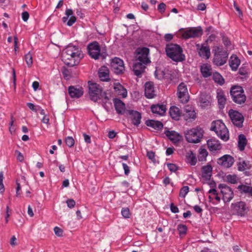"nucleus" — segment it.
Masks as SVG:
<instances>
[{
	"mask_svg": "<svg viewBox=\"0 0 252 252\" xmlns=\"http://www.w3.org/2000/svg\"><path fill=\"white\" fill-rule=\"evenodd\" d=\"M202 177L206 179H209L212 175V167L210 165L204 166L202 168Z\"/></svg>",
	"mask_w": 252,
	"mask_h": 252,
	"instance_id": "2f4dec72",
	"label": "nucleus"
},
{
	"mask_svg": "<svg viewBox=\"0 0 252 252\" xmlns=\"http://www.w3.org/2000/svg\"><path fill=\"white\" fill-rule=\"evenodd\" d=\"M22 19L24 21L26 22L29 18V14L27 11H24L22 14Z\"/></svg>",
	"mask_w": 252,
	"mask_h": 252,
	"instance_id": "e2e57ef3",
	"label": "nucleus"
},
{
	"mask_svg": "<svg viewBox=\"0 0 252 252\" xmlns=\"http://www.w3.org/2000/svg\"><path fill=\"white\" fill-rule=\"evenodd\" d=\"M114 89L118 95L122 96L123 98L126 97L127 91L120 83H114Z\"/></svg>",
	"mask_w": 252,
	"mask_h": 252,
	"instance_id": "393cba45",
	"label": "nucleus"
},
{
	"mask_svg": "<svg viewBox=\"0 0 252 252\" xmlns=\"http://www.w3.org/2000/svg\"><path fill=\"white\" fill-rule=\"evenodd\" d=\"M196 49L199 56L203 59H208L211 55L210 49L207 43L202 44H197Z\"/></svg>",
	"mask_w": 252,
	"mask_h": 252,
	"instance_id": "4468645a",
	"label": "nucleus"
},
{
	"mask_svg": "<svg viewBox=\"0 0 252 252\" xmlns=\"http://www.w3.org/2000/svg\"><path fill=\"white\" fill-rule=\"evenodd\" d=\"M123 168L125 171V174L126 175H128L130 172L129 168L128 166L125 163H122Z\"/></svg>",
	"mask_w": 252,
	"mask_h": 252,
	"instance_id": "052dcab7",
	"label": "nucleus"
},
{
	"mask_svg": "<svg viewBox=\"0 0 252 252\" xmlns=\"http://www.w3.org/2000/svg\"><path fill=\"white\" fill-rule=\"evenodd\" d=\"M169 113L171 117L175 120H178L181 115L180 109L175 106L170 107Z\"/></svg>",
	"mask_w": 252,
	"mask_h": 252,
	"instance_id": "f704fd0d",
	"label": "nucleus"
},
{
	"mask_svg": "<svg viewBox=\"0 0 252 252\" xmlns=\"http://www.w3.org/2000/svg\"><path fill=\"white\" fill-rule=\"evenodd\" d=\"M201 34L202 30L201 29L191 28L185 31L183 33V36L184 38L188 39L199 37Z\"/></svg>",
	"mask_w": 252,
	"mask_h": 252,
	"instance_id": "dca6fc26",
	"label": "nucleus"
},
{
	"mask_svg": "<svg viewBox=\"0 0 252 252\" xmlns=\"http://www.w3.org/2000/svg\"><path fill=\"white\" fill-rule=\"evenodd\" d=\"M54 232L55 234L58 237H61L63 236V231L59 227L56 226L54 229Z\"/></svg>",
	"mask_w": 252,
	"mask_h": 252,
	"instance_id": "864d4df0",
	"label": "nucleus"
},
{
	"mask_svg": "<svg viewBox=\"0 0 252 252\" xmlns=\"http://www.w3.org/2000/svg\"><path fill=\"white\" fill-rule=\"evenodd\" d=\"M88 84L89 94L92 101L97 102L101 98L108 99L106 94L103 92L102 88L99 85L90 81L88 82Z\"/></svg>",
	"mask_w": 252,
	"mask_h": 252,
	"instance_id": "7ed1b4c3",
	"label": "nucleus"
},
{
	"mask_svg": "<svg viewBox=\"0 0 252 252\" xmlns=\"http://www.w3.org/2000/svg\"><path fill=\"white\" fill-rule=\"evenodd\" d=\"M206 6L204 3H200L197 6V9L199 10L203 11L205 10Z\"/></svg>",
	"mask_w": 252,
	"mask_h": 252,
	"instance_id": "774afa93",
	"label": "nucleus"
},
{
	"mask_svg": "<svg viewBox=\"0 0 252 252\" xmlns=\"http://www.w3.org/2000/svg\"><path fill=\"white\" fill-rule=\"evenodd\" d=\"M149 54V49L148 48H138L136 50L135 61L147 64L150 62L148 58Z\"/></svg>",
	"mask_w": 252,
	"mask_h": 252,
	"instance_id": "1a4fd4ad",
	"label": "nucleus"
},
{
	"mask_svg": "<svg viewBox=\"0 0 252 252\" xmlns=\"http://www.w3.org/2000/svg\"><path fill=\"white\" fill-rule=\"evenodd\" d=\"M98 76L102 81H108L109 78V70L106 66L101 67L98 71Z\"/></svg>",
	"mask_w": 252,
	"mask_h": 252,
	"instance_id": "a878e982",
	"label": "nucleus"
},
{
	"mask_svg": "<svg viewBox=\"0 0 252 252\" xmlns=\"http://www.w3.org/2000/svg\"><path fill=\"white\" fill-rule=\"evenodd\" d=\"M74 140L71 136H68L65 139V143L69 147H72L74 144Z\"/></svg>",
	"mask_w": 252,
	"mask_h": 252,
	"instance_id": "09e8293b",
	"label": "nucleus"
},
{
	"mask_svg": "<svg viewBox=\"0 0 252 252\" xmlns=\"http://www.w3.org/2000/svg\"><path fill=\"white\" fill-rule=\"evenodd\" d=\"M76 21V18L75 16H71L69 20L67 22V25L68 26H71Z\"/></svg>",
	"mask_w": 252,
	"mask_h": 252,
	"instance_id": "6e6d98bb",
	"label": "nucleus"
},
{
	"mask_svg": "<svg viewBox=\"0 0 252 252\" xmlns=\"http://www.w3.org/2000/svg\"><path fill=\"white\" fill-rule=\"evenodd\" d=\"M145 94L146 97L152 98L156 96L154 84L152 82H146L145 85Z\"/></svg>",
	"mask_w": 252,
	"mask_h": 252,
	"instance_id": "aec40b11",
	"label": "nucleus"
},
{
	"mask_svg": "<svg viewBox=\"0 0 252 252\" xmlns=\"http://www.w3.org/2000/svg\"><path fill=\"white\" fill-rule=\"evenodd\" d=\"M111 66L114 72L117 74L123 73L125 70L123 61L119 58L115 57L112 60Z\"/></svg>",
	"mask_w": 252,
	"mask_h": 252,
	"instance_id": "ddd939ff",
	"label": "nucleus"
},
{
	"mask_svg": "<svg viewBox=\"0 0 252 252\" xmlns=\"http://www.w3.org/2000/svg\"><path fill=\"white\" fill-rule=\"evenodd\" d=\"M11 211L9 209V207L8 206H6V216L5 218V220L6 223H7L8 222V221H9L8 218L10 216Z\"/></svg>",
	"mask_w": 252,
	"mask_h": 252,
	"instance_id": "4d7b16f0",
	"label": "nucleus"
},
{
	"mask_svg": "<svg viewBox=\"0 0 252 252\" xmlns=\"http://www.w3.org/2000/svg\"><path fill=\"white\" fill-rule=\"evenodd\" d=\"M213 51L214 56L213 63L217 66H221L224 64L227 60L228 54L222 48L218 46L214 48Z\"/></svg>",
	"mask_w": 252,
	"mask_h": 252,
	"instance_id": "39448f33",
	"label": "nucleus"
},
{
	"mask_svg": "<svg viewBox=\"0 0 252 252\" xmlns=\"http://www.w3.org/2000/svg\"><path fill=\"white\" fill-rule=\"evenodd\" d=\"M126 114L129 115L131 123L134 126H138L141 123V115L137 111L132 110H127Z\"/></svg>",
	"mask_w": 252,
	"mask_h": 252,
	"instance_id": "f3484780",
	"label": "nucleus"
},
{
	"mask_svg": "<svg viewBox=\"0 0 252 252\" xmlns=\"http://www.w3.org/2000/svg\"><path fill=\"white\" fill-rule=\"evenodd\" d=\"M145 124L147 126L152 127L156 130L161 129L163 126L160 122L153 120H147Z\"/></svg>",
	"mask_w": 252,
	"mask_h": 252,
	"instance_id": "c756f323",
	"label": "nucleus"
},
{
	"mask_svg": "<svg viewBox=\"0 0 252 252\" xmlns=\"http://www.w3.org/2000/svg\"><path fill=\"white\" fill-rule=\"evenodd\" d=\"M167 166L168 167V169L171 172H176L178 169V166L173 163H167Z\"/></svg>",
	"mask_w": 252,
	"mask_h": 252,
	"instance_id": "603ef678",
	"label": "nucleus"
},
{
	"mask_svg": "<svg viewBox=\"0 0 252 252\" xmlns=\"http://www.w3.org/2000/svg\"><path fill=\"white\" fill-rule=\"evenodd\" d=\"M207 145L209 149L212 152L220 151L221 149V145L219 141L215 139H211L207 141Z\"/></svg>",
	"mask_w": 252,
	"mask_h": 252,
	"instance_id": "6ab92c4d",
	"label": "nucleus"
},
{
	"mask_svg": "<svg viewBox=\"0 0 252 252\" xmlns=\"http://www.w3.org/2000/svg\"><path fill=\"white\" fill-rule=\"evenodd\" d=\"M27 106L31 110L34 111L35 112H36L37 111V107L35 108V106L33 103H30V102L28 103Z\"/></svg>",
	"mask_w": 252,
	"mask_h": 252,
	"instance_id": "69168bd1",
	"label": "nucleus"
},
{
	"mask_svg": "<svg viewBox=\"0 0 252 252\" xmlns=\"http://www.w3.org/2000/svg\"><path fill=\"white\" fill-rule=\"evenodd\" d=\"M83 57L81 48L78 46L73 45L67 46L62 53L63 61L70 66L78 64Z\"/></svg>",
	"mask_w": 252,
	"mask_h": 252,
	"instance_id": "f257e3e1",
	"label": "nucleus"
},
{
	"mask_svg": "<svg viewBox=\"0 0 252 252\" xmlns=\"http://www.w3.org/2000/svg\"><path fill=\"white\" fill-rule=\"evenodd\" d=\"M88 53L92 58L94 60L99 59L100 56V48L98 43L94 41L89 44L87 47Z\"/></svg>",
	"mask_w": 252,
	"mask_h": 252,
	"instance_id": "9d476101",
	"label": "nucleus"
},
{
	"mask_svg": "<svg viewBox=\"0 0 252 252\" xmlns=\"http://www.w3.org/2000/svg\"><path fill=\"white\" fill-rule=\"evenodd\" d=\"M66 202L67 203V206L70 208L74 207L75 205V202L72 199H67Z\"/></svg>",
	"mask_w": 252,
	"mask_h": 252,
	"instance_id": "5fc2aeb1",
	"label": "nucleus"
},
{
	"mask_svg": "<svg viewBox=\"0 0 252 252\" xmlns=\"http://www.w3.org/2000/svg\"><path fill=\"white\" fill-rule=\"evenodd\" d=\"M213 79L215 82L218 83L220 85H223L224 83V79L218 72H215L213 73Z\"/></svg>",
	"mask_w": 252,
	"mask_h": 252,
	"instance_id": "58836bf2",
	"label": "nucleus"
},
{
	"mask_svg": "<svg viewBox=\"0 0 252 252\" xmlns=\"http://www.w3.org/2000/svg\"><path fill=\"white\" fill-rule=\"evenodd\" d=\"M229 65L233 71H236L240 64V61L235 55H232L229 60Z\"/></svg>",
	"mask_w": 252,
	"mask_h": 252,
	"instance_id": "c85d7f7f",
	"label": "nucleus"
},
{
	"mask_svg": "<svg viewBox=\"0 0 252 252\" xmlns=\"http://www.w3.org/2000/svg\"><path fill=\"white\" fill-rule=\"evenodd\" d=\"M185 113L183 114L184 118L186 121H192L196 118V113L191 106L187 105L185 107Z\"/></svg>",
	"mask_w": 252,
	"mask_h": 252,
	"instance_id": "a211bd4d",
	"label": "nucleus"
},
{
	"mask_svg": "<svg viewBox=\"0 0 252 252\" xmlns=\"http://www.w3.org/2000/svg\"><path fill=\"white\" fill-rule=\"evenodd\" d=\"M68 93L72 98H79L83 94V90L81 87L70 86L68 88Z\"/></svg>",
	"mask_w": 252,
	"mask_h": 252,
	"instance_id": "5701e85b",
	"label": "nucleus"
},
{
	"mask_svg": "<svg viewBox=\"0 0 252 252\" xmlns=\"http://www.w3.org/2000/svg\"><path fill=\"white\" fill-rule=\"evenodd\" d=\"M115 107L117 112L119 114L126 113L125 103L120 99L115 98L114 99Z\"/></svg>",
	"mask_w": 252,
	"mask_h": 252,
	"instance_id": "b1692460",
	"label": "nucleus"
},
{
	"mask_svg": "<svg viewBox=\"0 0 252 252\" xmlns=\"http://www.w3.org/2000/svg\"><path fill=\"white\" fill-rule=\"evenodd\" d=\"M170 209L172 212L176 213L179 212L178 207L174 205L173 203H171L170 205Z\"/></svg>",
	"mask_w": 252,
	"mask_h": 252,
	"instance_id": "0e129e2a",
	"label": "nucleus"
},
{
	"mask_svg": "<svg viewBox=\"0 0 252 252\" xmlns=\"http://www.w3.org/2000/svg\"><path fill=\"white\" fill-rule=\"evenodd\" d=\"M165 134L174 143L179 142L181 138V136L175 131L167 130L165 132Z\"/></svg>",
	"mask_w": 252,
	"mask_h": 252,
	"instance_id": "cd10ccee",
	"label": "nucleus"
},
{
	"mask_svg": "<svg viewBox=\"0 0 252 252\" xmlns=\"http://www.w3.org/2000/svg\"><path fill=\"white\" fill-rule=\"evenodd\" d=\"M240 161L238 163V169L239 171H243L246 169H249L251 168L252 165L249 161L242 160L239 159Z\"/></svg>",
	"mask_w": 252,
	"mask_h": 252,
	"instance_id": "72a5a7b5",
	"label": "nucleus"
},
{
	"mask_svg": "<svg viewBox=\"0 0 252 252\" xmlns=\"http://www.w3.org/2000/svg\"><path fill=\"white\" fill-rule=\"evenodd\" d=\"M186 158L187 162L190 163L191 165H194L196 164L197 159L195 155L192 151H189L187 154Z\"/></svg>",
	"mask_w": 252,
	"mask_h": 252,
	"instance_id": "4c0bfd02",
	"label": "nucleus"
},
{
	"mask_svg": "<svg viewBox=\"0 0 252 252\" xmlns=\"http://www.w3.org/2000/svg\"><path fill=\"white\" fill-rule=\"evenodd\" d=\"M220 193L222 195L223 201L229 202L232 200L234 196V193L232 189L225 184H220L218 186Z\"/></svg>",
	"mask_w": 252,
	"mask_h": 252,
	"instance_id": "6e6552de",
	"label": "nucleus"
},
{
	"mask_svg": "<svg viewBox=\"0 0 252 252\" xmlns=\"http://www.w3.org/2000/svg\"><path fill=\"white\" fill-rule=\"evenodd\" d=\"M177 94L178 98L182 103H185L188 102L189 96L187 85L185 83H181L178 86Z\"/></svg>",
	"mask_w": 252,
	"mask_h": 252,
	"instance_id": "f8f14e48",
	"label": "nucleus"
},
{
	"mask_svg": "<svg viewBox=\"0 0 252 252\" xmlns=\"http://www.w3.org/2000/svg\"><path fill=\"white\" fill-rule=\"evenodd\" d=\"M234 209L236 211L237 214L241 216H244L247 211L245 203L242 201L235 203L234 204Z\"/></svg>",
	"mask_w": 252,
	"mask_h": 252,
	"instance_id": "4be33fe9",
	"label": "nucleus"
},
{
	"mask_svg": "<svg viewBox=\"0 0 252 252\" xmlns=\"http://www.w3.org/2000/svg\"><path fill=\"white\" fill-rule=\"evenodd\" d=\"M173 35L170 33H167L164 36V39L166 41H169L173 39Z\"/></svg>",
	"mask_w": 252,
	"mask_h": 252,
	"instance_id": "338daca9",
	"label": "nucleus"
},
{
	"mask_svg": "<svg viewBox=\"0 0 252 252\" xmlns=\"http://www.w3.org/2000/svg\"><path fill=\"white\" fill-rule=\"evenodd\" d=\"M208 192L209 193L212 194V195H214V198L218 202L220 201V198L218 196V193L216 189H211L209 190Z\"/></svg>",
	"mask_w": 252,
	"mask_h": 252,
	"instance_id": "49530a36",
	"label": "nucleus"
},
{
	"mask_svg": "<svg viewBox=\"0 0 252 252\" xmlns=\"http://www.w3.org/2000/svg\"><path fill=\"white\" fill-rule=\"evenodd\" d=\"M151 108L153 113L160 116L163 115L166 110V106L163 104L153 105L151 106Z\"/></svg>",
	"mask_w": 252,
	"mask_h": 252,
	"instance_id": "bb28decb",
	"label": "nucleus"
},
{
	"mask_svg": "<svg viewBox=\"0 0 252 252\" xmlns=\"http://www.w3.org/2000/svg\"><path fill=\"white\" fill-rule=\"evenodd\" d=\"M208 152L205 149H200L199 151V155L198 156V160L201 161L206 160L207 156H208Z\"/></svg>",
	"mask_w": 252,
	"mask_h": 252,
	"instance_id": "ea45409f",
	"label": "nucleus"
},
{
	"mask_svg": "<svg viewBox=\"0 0 252 252\" xmlns=\"http://www.w3.org/2000/svg\"><path fill=\"white\" fill-rule=\"evenodd\" d=\"M186 140L189 143H197L201 141L203 130L201 128H192L185 132Z\"/></svg>",
	"mask_w": 252,
	"mask_h": 252,
	"instance_id": "423d86ee",
	"label": "nucleus"
},
{
	"mask_svg": "<svg viewBox=\"0 0 252 252\" xmlns=\"http://www.w3.org/2000/svg\"><path fill=\"white\" fill-rule=\"evenodd\" d=\"M234 162L233 158L228 155H225L218 159V163L224 168L231 167Z\"/></svg>",
	"mask_w": 252,
	"mask_h": 252,
	"instance_id": "2eb2a0df",
	"label": "nucleus"
},
{
	"mask_svg": "<svg viewBox=\"0 0 252 252\" xmlns=\"http://www.w3.org/2000/svg\"><path fill=\"white\" fill-rule=\"evenodd\" d=\"M229 116L235 126L238 127H242L244 118L242 114L237 111L231 109L229 112Z\"/></svg>",
	"mask_w": 252,
	"mask_h": 252,
	"instance_id": "9b49d317",
	"label": "nucleus"
},
{
	"mask_svg": "<svg viewBox=\"0 0 252 252\" xmlns=\"http://www.w3.org/2000/svg\"><path fill=\"white\" fill-rule=\"evenodd\" d=\"M165 51L167 56L175 62H182L185 59V55L182 54V48L177 44H167Z\"/></svg>",
	"mask_w": 252,
	"mask_h": 252,
	"instance_id": "f03ea898",
	"label": "nucleus"
},
{
	"mask_svg": "<svg viewBox=\"0 0 252 252\" xmlns=\"http://www.w3.org/2000/svg\"><path fill=\"white\" fill-rule=\"evenodd\" d=\"M217 98L219 107L221 109L224 108L226 103V98L224 93L222 92H218L217 94Z\"/></svg>",
	"mask_w": 252,
	"mask_h": 252,
	"instance_id": "e433bc0d",
	"label": "nucleus"
},
{
	"mask_svg": "<svg viewBox=\"0 0 252 252\" xmlns=\"http://www.w3.org/2000/svg\"><path fill=\"white\" fill-rule=\"evenodd\" d=\"M73 14V11L70 9H67L65 11V14L66 15V17H63L62 19L63 22V23L66 22V21L67 20L69 16H71Z\"/></svg>",
	"mask_w": 252,
	"mask_h": 252,
	"instance_id": "3c124183",
	"label": "nucleus"
},
{
	"mask_svg": "<svg viewBox=\"0 0 252 252\" xmlns=\"http://www.w3.org/2000/svg\"><path fill=\"white\" fill-rule=\"evenodd\" d=\"M204 96H205L204 95L202 94L200 97V102L202 107H205L210 104V101L209 99L204 98Z\"/></svg>",
	"mask_w": 252,
	"mask_h": 252,
	"instance_id": "37998d69",
	"label": "nucleus"
},
{
	"mask_svg": "<svg viewBox=\"0 0 252 252\" xmlns=\"http://www.w3.org/2000/svg\"><path fill=\"white\" fill-rule=\"evenodd\" d=\"M210 129L214 131L223 141H226L229 139L228 131L225 125L220 120L213 122Z\"/></svg>",
	"mask_w": 252,
	"mask_h": 252,
	"instance_id": "20e7f679",
	"label": "nucleus"
},
{
	"mask_svg": "<svg viewBox=\"0 0 252 252\" xmlns=\"http://www.w3.org/2000/svg\"><path fill=\"white\" fill-rule=\"evenodd\" d=\"M189 188L188 186H184L181 189L179 195L181 197H185L186 195L189 192Z\"/></svg>",
	"mask_w": 252,
	"mask_h": 252,
	"instance_id": "a18cd8bd",
	"label": "nucleus"
},
{
	"mask_svg": "<svg viewBox=\"0 0 252 252\" xmlns=\"http://www.w3.org/2000/svg\"><path fill=\"white\" fill-rule=\"evenodd\" d=\"M121 213L125 218H129L130 216L129 210L128 208H124L122 209Z\"/></svg>",
	"mask_w": 252,
	"mask_h": 252,
	"instance_id": "de8ad7c7",
	"label": "nucleus"
},
{
	"mask_svg": "<svg viewBox=\"0 0 252 252\" xmlns=\"http://www.w3.org/2000/svg\"><path fill=\"white\" fill-rule=\"evenodd\" d=\"M166 5L164 3H160L158 6V10L161 12H164L165 10Z\"/></svg>",
	"mask_w": 252,
	"mask_h": 252,
	"instance_id": "680f3d73",
	"label": "nucleus"
},
{
	"mask_svg": "<svg viewBox=\"0 0 252 252\" xmlns=\"http://www.w3.org/2000/svg\"><path fill=\"white\" fill-rule=\"evenodd\" d=\"M146 65L145 63L135 61L133 65V71L134 74L138 77H140L144 72Z\"/></svg>",
	"mask_w": 252,
	"mask_h": 252,
	"instance_id": "412c9836",
	"label": "nucleus"
},
{
	"mask_svg": "<svg viewBox=\"0 0 252 252\" xmlns=\"http://www.w3.org/2000/svg\"><path fill=\"white\" fill-rule=\"evenodd\" d=\"M226 181L233 184L237 183L238 179L235 175H228L225 178Z\"/></svg>",
	"mask_w": 252,
	"mask_h": 252,
	"instance_id": "a19ab883",
	"label": "nucleus"
},
{
	"mask_svg": "<svg viewBox=\"0 0 252 252\" xmlns=\"http://www.w3.org/2000/svg\"><path fill=\"white\" fill-rule=\"evenodd\" d=\"M238 189L241 193H244L248 196H252V187L244 185H241L238 187Z\"/></svg>",
	"mask_w": 252,
	"mask_h": 252,
	"instance_id": "7c9ffc66",
	"label": "nucleus"
},
{
	"mask_svg": "<svg viewBox=\"0 0 252 252\" xmlns=\"http://www.w3.org/2000/svg\"><path fill=\"white\" fill-rule=\"evenodd\" d=\"M147 157L149 159L152 160L153 161H155V153L152 151H149L147 152Z\"/></svg>",
	"mask_w": 252,
	"mask_h": 252,
	"instance_id": "13d9d810",
	"label": "nucleus"
},
{
	"mask_svg": "<svg viewBox=\"0 0 252 252\" xmlns=\"http://www.w3.org/2000/svg\"><path fill=\"white\" fill-rule=\"evenodd\" d=\"M177 229L180 235H184L186 233L187 227L185 225L179 224L178 225Z\"/></svg>",
	"mask_w": 252,
	"mask_h": 252,
	"instance_id": "c03bdc74",
	"label": "nucleus"
},
{
	"mask_svg": "<svg viewBox=\"0 0 252 252\" xmlns=\"http://www.w3.org/2000/svg\"><path fill=\"white\" fill-rule=\"evenodd\" d=\"M230 93L232 100L235 103L241 104L246 101V96L241 87L238 86L232 87L230 90Z\"/></svg>",
	"mask_w": 252,
	"mask_h": 252,
	"instance_id": "0eeeda50",
	"label": "nucleus"
},
{
	"mask_svg": "<svg viewBox=\"0 0 252 252\" xmlns=\"http://www.w3.org/2000/svg\"><path fill=\"white\" fill-rule=\"evenodd\" d=\"M247 143V140L246 136L244 134H240L238 136V145L239 149L241 151L244 150Z\"/></svg>",
	"mask_w": 252,
	"mask_h": 252,
	"instance_id": "473e14b6",
	"label": "nucleus"
},
{
	"mask_svg": "<svg viewBox=\"0 0 252 252\" xmlns=\"http://www.w3.org/2000/svg\"><path fill=\"white\" fill-rule=\"evenodd\" d=\"M3 175L2 172H0V192L1 193L4 191V187L3 184Z\"/></svg>",
	"mask_w": 252,
	"mask_h": 252,
	"instance_id": "8fccbe9b",
	"label": "nucleus"
},
{
	"mask_svg": "<svg viewBox=\"0 0 252 252\" xmlns=\"http://www.w3.org/2000/svg\"><path fill=\"white\" fill-rule=\"evenodd\" d=\"M201 72L204 77H208L211 75V66L206 64H203L200 68Z\"/></svg>",
	"mask_w": 252,
	"mask_h": 252,
	"instance_id": "c9c22d12",
	"label": "nucleus"
},
{
	"mask_svg": "<svg viewBox=\"0 0 252 252\" xmlns=\"http://www.w3.org/2000/svg\"><path fill=\"white\" fill-rule=\"evenodd\" d=\"M15 153L17 154V159L19 161L22 162L24 159V158L23 154L18 151H16Z\"/></svg>",
	"mask_w": 252,
	"mask_h": 252,
	"instance_id": "bf43d9fd",
	"label": "nucleus"
},
{
	"mask_svg": "<svg viewBox=\"0 0 252 252\" xmlns=\"http://www.w3.org/2000/svg\"><path fill=\"white\" fill-rule=\"evenodd\" d=\"M25 61L29 67L32 66V57L31 53L29 52L25 55Z\"/></svg>",
	"mask_w": 252,
	"mask_h": 252,
	"instance_id": "79ce46f5",
	"label": "nucleus"
}]
</instances>
